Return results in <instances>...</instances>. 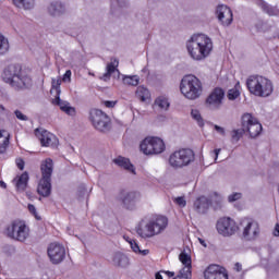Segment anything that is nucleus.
<instances>
[{
  "mask_svg": "<svg viewBox=\"0 0 279 279\" xmlns=\"http://www.w3.org/2000/svg\"><path fill=\"white\" fill-rule=\"evenodd\" d=\"M186 50L192 60H206L213 53V39L206 34H195L186 41Z\"/></svg>",
  "mask_w": 279,
  "mask_h": 279,
  "instance_id": "f257e3e1",
  "label": "nucleus"
},
{
  "mask_svg": "<svg viewBox=\"0 0 279 279\" xmlns=\"http://www.w3.org/2000/svg\"><path fill=\"white\" fill-rule=\"evenodd\" d=\"M2 80L5 84H10L14 90H25L32 86V76L27 75L19 64L7 66L2 73Z\"/></svg>",
  "mask_w": 279,
  "mask_h": 279,
  "instance_id": "f03ea898",
  "label": "nucleus"
},
{
  "mask_svg": "<svg viewBox=\"0 0 279 279\" xmlns=\"http://www.w3.org/2000/svg\"><path fill=\"white\" fill-rule=\"evenodd\" d=\"M169 227V218L166 216H154L147 221L142 220L137 227V234L142 239H151L153 236H158L162 234L165 230Z\"/></svg>",
  "mask_w": 279,
  "mask_h": 279,
  "instance_id": "7ed1b4c3",
  "label": "nucleus"
},
{
  "mask_svg": "<svg viewBox=\"0 0 279 279\" xmlns=\"http://www.w3.org/2000/svg\"><path fill=\"white\" fill-rule=\"evenodd\" d=\"M246 87L255 97H269L274 93V84L269 78L260 75H252L246 80Z\"/></svg>",
  "mask_w": 279,
  "mask_h": 279,
  "instance_id": "20e7f679",
  "label": "nucleus"
},
{
  "mask_svg": "<svg viewBox=\"0 0 279 279\" xmlns=\"http://www.w3.org/2000/svg\"><path fill=\"white\" fill-rule=\"evenodd\" d=\"M41 179L39 180L37 186V193L41 195V197H49L51 195V175L53 173V160L51 158H47L41 161L40 165Z\"/></svg>",
  "mask_w": 279,
  "mask_h": 279,
  "instance_id": "39448f33",
  "label": "nucleus"
},
{
  "mask_svg": "<svg viewBox=\"0 0 279 279\" xmlns=\"http://www.w3.org/2000/svg\"><path fill=\"white\" fill-rule=\"evenodd\" d=\"M181 93L186 99H198L202 95V81L195 75H186L181 81Z\"/></svg>",
  "mask_w": 279,
  "mask_h": 279,
  "instance_id": "423d86ee",
  "label": "nucleus"
},
{
  "mask_svg": "<svg viewBox=\"0 0 279 279\" xmlns=\"http://www.w3.org/2000/svg\"><path fill=\"white\" fill-rule=\"evenodd\" d=\"M195 161V153L191 148H183L174 151L169 157V165L173 169H182L189 167L191 162Z\"/></svg>",
  "mask_w": 279,
  "mask_h": 279,
  "instance_id": "0eeeda50",
  "label": "nucleus"
},
{
  "mask_svg": "<svg viewBox=\"0 0 279 279\" xmlns=\"http://www.w3.org/2000/svg\"><path fill=\"white\" fill-rule=\"evenodd\" d=\"M7 236L13 241L25 243L29 239V227L25 221L14 220L7 227Z\"/></svg>",
  "mask_w": 279,
  "mask_h": 279,
  "instance_id": "6e6552de",
  "label": "nucleus"
},
{
  "mask_svg": "<svg viewBox=\"0 0 279 279\" xmlns=\"http://www.w3.org/2000/svg\"><path fill=\"white\" fill-rule=\"evenodd\" d=\"M89 120L93 123L95 130H97L98 132H110V117H108L106 112L99 109H92L89 111Z\"/></svg>",
  "mask_w": 279,
  "mask_h": 279,
  "instance_id": "1a4fd4ad",
  "label": "nucleus"
},
{
  "mask_svg": "<svg viewBox=\"0 0 279 279\" xmlns=\"http://www.w3.org/2000/svg\"><path fill=\"white\" fill-rule=\"evenodd\" d=\"M240 230L245 241H256L260 234V226L256 220L244 218L240 222Z\"/></svg>",
  "mask_w": 279,
  "mask_h": 279,
  "instance_id": "9d476101",
  "label": "nucleus"
},
{
  "mask_svg": "<svg viewBox=\"0 0 279 279\" xmlns=\"http://www.w3.org/2000/svg\"><path fill=\"white\" fill-rule=\"evenodd\" d=\"M242 128H244L245 134L250 135V138H257V136H260V132H263V124L251 113L242 116Z\"/></svg>",
  "mask_w": 279,
  "mask_h": 279,
  "instance_id": "9b49d317",
  "label": "nucleus"
},
{
  "mask_svg": "<svg viewBox=\"0 0 279 279\" xmlns=\"http://www.w3.org/2000/svg\"><path fill=\"white\" fill-rule=\"evenodd\" d=\"M217 232L221 236H234L235 232H239V226L236 221L230 217L220 218L216 225Z\"/></svg>",
  "mask_w": 279,
  "mask_h": 279,
  "instance_id": "f8f14e48",
  "label": "nucleus"
},
{
  "mask_svg": "<svg viewBox=\"0 0 279 279\" xmlns=\"http://www.w3.org/2000/svg\"><path fill=\"white\" fill-rule=\"evenodd\" d=\"M47 254L52 265H60L66 258V248L61 243L53 242L48 245Z\"/></svg>",
  "mask_w": 279,
  "mask_h": 279,
  "instance_id": "ddd939ff",
  "label": "nucleus"
},
{
  "mask_svg": "<svg viewBox=\"0 0 279 279\" xmlns=\"http://www.w3.org/2000/svg\"><path fill=\"white\" fill-rule=\"evenodd\" d=\"M118 199L126 210H136V204L141 202V192L121 191Z\"/></svg>",
  "mask_w": 279,
  "mask_h": 279,
  "instance_id": "4468645a",
  "label": "nucleus"
},
{
  "mask_svg": "<svg viewBox=\"0 0 279 279\" xmlns=\"http://www.w3.org/2000/svg\"><path fill=\"white\" fill-rule=\"evenodd\" d=\"M226 93L221 88H215L211 94L207 97L206 104L211 110H219L221 104H223V97Z\"/></svg>",
  "mask_w": 279,
  "mask_h": 279,
  "instance_id": "2eb2a0df",
  "label": "nucleus"
},
{
  "mask_svg": "<svg viewBox=\"0 0 279 279\" xmlns=\"http://www.w3.org/2000/svg\"><path fill=\"white\" fill-rule=\"evenodd\" d=\"M216 14L218 17V21L223 25L225 27H228V25H232L233 15L232 10L228 5H218L216 10Z\"/></svg>",
  "mask_w": 279,
  "mask_h": 279,
  "instance_id": "dca6fc26",
  "label": "nucleus"
},
{
  "mask_svg": "<svg viewBox=\"0 0 279 279\" xmlns=\"http://www.w3.org/2000/svg\"><path fill=\"white\" fill-rule=\"evenodd\" d=\"M205 279H228V271L219 265H210L204 271Z\"/></svg>",
  "mask_w": 279,
  "mask_h": 279,
  "instance_id": "f3484780",
  "label": "nucleus"
},
{
  "mask_svg": "<svg viewBox=\"0 0 279 279\" xmlns=\"http://www.w3.org/2000/svg\"><path fill=\"white\" fill-rule=\"evenodd\" d=\"M35 132H41L39 141L43 147H56V145H58V137L47 130L36 129Z\"/></svg>",
  "mask_w": 279,
  "mask_h": 279,
  "instance_id": "a211bd4d",
  "label": "nucleus"
},
{
  "mask_svg": "<svg viewBox=\"0 0 279 279\" xmlns=\"http://www.w3.org/2000/svg\"><path fill=\"white\" fill-rule=\"evenodd\" d=\"M47 10L50 16H62V14L66 13V5L62 1H52Z\"/></svg>",
  "mask_w": 279,
  "mask_h": 279,
  "instance_id": "6ab92c4d",
  "label": "nucleus"
},
{
  "mask_svg": "<svg viewBox=\"0 0 279 279\" xmlns=\"http://www.w3.org/2000/svg\"><path fill=\"white\" fill-rule=\"evenodd\" d=\"M208 208H210V199L206 196H201L194 202V209L199 215H206Z\"/></svg>",
  "mask_w": 279,
  "mask_h": 279,
  "instance_id": "aec40b11",
  "label": "nucleus"
},
{
  "mask_svg": "<svg viewBox=\"0 0 279 279\" xmlns=\"http://www.w3.org/2000/svg\"><path fill=\"white\" fill-rule=\"evenodd\" d=\"M114 165H118V167H122V169H125V171H129V173H133V175H136V169L134 168V165L130 162V159L125 157H118L113 159Z\"/></svg>",
  "mask_w": 279,
  "mask_h": 279,
  "instance_id": "412c9836",
  "label": "nucleus"
},
{
  "mask_svg": "<svg viewBox=\"0 0 279 279\" xmlns=\"http://www.w3.org/2000/svg\"><path fill=\"white\" fill-rule=\"evenodd\" d=\"M54 104L59 106L62 112H65V114H69V117H75V108L72 107L69 101L62 100L60 99V96H57L54 99Z\"/></svg>",
  "mask_w": 279,
  "mask_h": 279,
  "instance_id": "4be33fe9",
  "label": "nucleus"
},
{
  "mask_svg": "<svg viewBox=\"0 0 279 279\" xmlns=\"http://www.w3.org/2000/svg\"><path fill=\"white\" fill-rule=\"evenodd\" d=\"M112 263H113L114 267L125 268V267L130 266V258L128 256H125V254H123L121 252H117L112 256Z\"/></svg>",
  "mask_w": 279,
  "mask_h": 279,
  "instance_id": "5701e85b",
  "label": "nucleus"
},
{
  "mask_svg": "<svg viewBox=\"0 0 279 279\" xmlns=\"http://www.w3.org/2000/svg\"><path fill=\"white\" fill-rule=\"evenodd\" d=\"M141 151L145 154V156L154 155V142L153 137H146L140 145Z\"/></svg>",
  "mask_w": 279,
  "mask_h": 279,
  "instance_id": "b1692460",
  "label": "nucleus"
},
{
  "mask_svg": "<svg viewBox=\"0 0 279 279\" xmlns=\"http://www.w3.org/2000/svg\"><path fill=\"white\" fill-rule=\"evenodd\" d=\"M13 182H15L17 191H25V189H27V182H29V174L23 172L20 177L15 178Z\"/></svg>",
  "mask_w": 279,
  "mask_h": 279,
  "instance_id": "393cba45",
  "label": "nucleus"
},
{
  "mask_svg": "<svg viewBox=\"0 0 279 279\" xmlns=\"http://www.w3.org/2000/svg\"><path fill=\"white\" fill-rule=\"evenodd\" d=\"M8 145H10V133L5 130L0 131V154H5V149H8Z\"/></svg>",
  "mask_w": 279,
  "mask_h": 279,
  "instance_id": "a878e982",
  "label": "nucleus"
},
{
  "mask_svg": "<svg viewBox=\"0 0 279 279\" xmlns=\"http://www.w3.org/2000/svg\"><path fill=\"white\" fill-rule=\"evenodd\" d=\"M117 66H119V60L113 59L110 63L107 64V72L100 77L104 82H108L110 80V75L117 71Z\"/></svg>",
  "mask_w": 279,
  "mask_h": 279,
  "instance_id": "bb28decb",
  "label": "nucleus"
},
{
  "mask_svg": "<svg viewBox=\"0 0 279 279\" xmlns=\"http://www.w3.org/2000/svg\"><path fill=\"white\" fill-rule=\"evenodd\" d=\"M128 0H113L111 3V12L112 14H119L123 12V8H128Z\"/></svg>",
  "mask_w": 279,
  "mask_h": 279,
  "instance_id": "cd10ccee",
  "label": "nucleus"
},
{
  "mask_svg": "<svg viewBox=\"0 0 279 279\" xmlns=\"http://www.w3.org/2000/svg\"><path fill=\"white\" fill-rule=\"evenodd\" d=\"M12 2L20 10H33L35 5L34 0H12Z\"/></svg>",
  "mask_w": 279,
  "mask_h": 279,
  "instance_id": "c85d7f7f",
  "label": "nucleus"
},
{
  "mask_svg": "<svg viewBox=\"0 0 279 279\" xmlns=\"http://www.w3.org/2000/svg\"><path fill=\"white\" fill-rule=\"evenodd\" d=\"M155 106H158L160 110H169V107L171 106V102H169V98L165 96H159L155 100Z\"/></svg>",
  "mask_w": 279,
  "mask_h": 279,
  "instance_id": "c756f323",
  "label": "nucleus"
},
{
  "mask_svg": "<svg viewBox=\"0 0 279 279\" xmlns=\"http://www.w3.org/2000/svg\"><path fill=\"white\" fill-rule=\"evenodd\" d=\"M154 154H162L165 151V142L160 137H153Z\"/></svg>",
  "mask_w": 279,
  "mask_h": 279,
  "instance_id": "7c9ffc66",
  "label": "nucleus"
},
{
  "mask_svg": "<svg viewBox=\"0 0 279 279\" xmlns=\"http://www.w3.org/2000/svg\"><path fill=\"white\" fill-rule=\"evenodd\" d=\"M210 204H214L216 210L221 208V206H223V196H221V194L214 192L210 195Z\"/></svg>",
  "mask_w": 279,
  "mask_h": 279,
  "instance_id": "2f4dec72",
  "label": "nucleus"
},
{
  "mask_svg": "<svg viewBox=\"0 0 279 279\" xmlns=\"http://www.w3.org/2000/svg\"><path fill=\"white\" fill-rule=\"evenodd\" d=\"M10 51V40L0 34V56H5Z\"/></svg>",
  "mask_w": 279,
  "mask_h": 279,
  "instance_id": "473e14b6",
  "label": "nucleus"
},
{
  "mask_svg": "<svg viewBox=\"0 0 279 279\" xmlns=\"http://www.w3.org/2000/svg\"><path fill=\"white\" fill-rule=\"evenodd\" d=\"M135 95L137 99H141V101H147V99H149V89L144 86H140L137 87Z\"/></svg>",
  "mask_w": 279,
  "mask_h": 279,
  "instance_id": "72a5a7b5",
  "label": "nucleus"
},
{
  "mask_svg": "<svg viewBox=\"0 0 279 279\" xmlns=\"http://www.w3.org/2000/svg\"><path fill=\"white\" fill-rule=\"evenodd\" d=\"M191 117L194 119L195 122H197L198 128H204L205 122L204 118L202 117V113L197 109H192L191 111Z\"/></svg>",
  "mask_w": 279,
  "mask_h": 279,
  "instance_id": "f704fd0d",
  "label": "nucleus"
},
{
  "mask_svg": "<svg viewBox=\"0 0 279 279\" xmlns=\"http://www.w3.org/2000/svg\"><path fill=\"white\" fill-rule=\"evenodd\" d=\"M179 259L181 260L182 265H184L183 269H189L191 271V255H189L186 252H182L179 255Z\"/></svg>",
  "mask_w": 279,
  "mask_h": 279,
  "instance_id": "c9c22d12",
  "label": "nucleus"
},
{
  "mask_svg": "<svg viewBox=\"0 0 279 279\" xmlns=\"http://www.w3.org/2000/svg\"><path fill=\"white\" fill-rule=\"evenodd\" d=\"M140 82L141 77H138V75L123 77V84H125L126 86H138Z\"/></svg>",
  "mask_w": 279,
  "mask_h": 279,
  "instance_id": "e433bc0d",
  "label": "nucleus"
},
{
  "mask_svg": "<svg viewBox=\"0 0 279 279\" xmlns=\"http://www.w3.org/2000/svg\"><path fill=\"white\" fill-rule=\"evenodd\" d=\"M243 134H245V128H241V129H234L231 132V138L234 143H239V141H241V138L243 137Z\"/></svg>",
  "mask_w": 279,
  "mask_h": 279,
  "instance_id": "4c0bfd02",
  "label": "nucleus"
},
{
  "mask_svg": "<svg viewBox=\"0 0 279 279\" xmlns=\"http://www.w3.org/2000/svg\"><path fill=\"white\" fill-rule=\"evenodd\" d=\"M241 96V92L236 88L229 89L227 97L230 101H234V99H238Z\"/></svg>",
  "mask_w": 279,
  "mask_h": 279,
  "instance_id": "58836bf2",
  "label": "nucleus"
},
{
  "mask_svg": "<svg viewBox=\"0 0 279 279\" xmlns=\"http://www.w3.org/2000/svg\"><path fill=\"white\" fill-rule=\"evenodd\" d=\"M189 278H191V271L189 270V268H182L179 271V275L173 279H189Z\"/></svg>",
  "mask_w": 279,
  "mask_h": 279,
  "instance_id": "ea45409f",
  "label": "nucleus"
},
{
  "mask_svg": "<svg viewBox=\"0 0 279 279\" xmlns=\"http://www.w3.org/2000/svg\"><path fill=\"white\" fill-rule=\"evenodd\" d=\"M62 84V81L52 78L51 86L52 90H56L57 97H60V86Z\"/></svg>",
  "mask_w": 279,
  "mask_h": 279,
  "instance_id": "a19ab883",
  "label": "nucleus"
},
{
  "mask_svg": "<svg viewBox=\"0 0 279 279\" xmlns=\"http://www.w3.org/2000/svg\"><path fill=\"white\" fill-rule=\"evenodd\" d=\"M131 250L136 254V252H138V250L141 248V246H138V243H136L135 240H132L130 238L126 239Z\"/></svg>",
  "mask_w": 279,
  "mask_h": 279,
  "instance_id": "79ce46f5",
  "label": "nucleus"
},
{
  "mask_svg": "<svg viewBox=\"0 0 279 279\" xmlns=\"http://www.w3.org/2000/svg\"><path fill=\"white\" fill-rule=\"evenodd\" d=\"M243 197V194L235 192L233 194H230L228 196V202L232 203V202H239V199H241Z\"/></svg>",
  "mask_w": 279,
  "mask_h": 279,
  "instance_id": "37998d69",
  "label": "nucleus"
},
{
  "mask_svg": "<svg viewBox=\"0 0 279 279\" xmlns=\"http://www.w3.org/2000/svg\"><path fill=\"white\" fill-rule=\"evenodd\" d=\"M14 114L16 117V119H19L20 121H28L29 118H27V116H25L23 112H21V110H15Z\"/></svg>",
  "mask_w": 279,
  "mask_h": 279,
  "instance_id": "c03bdc74",
  "label": "nucleus"
},
{
  "mask_svg": "<svg viewBox=\"0 0 279 279\" xmlns=\"http://www.w3.org/2000/svg\"><path fill=\"white\" fill-rule=\"evenodd\" d=\"M77 195L80 197V199H84V197H86V195H88V191L86 190V186H81L78 189Z\"/></svg>",
  "mask_w": 279,
  "mask_h": 279,
  "instance_id": "a18cd8bd",
  "label": "nucleus"
},
{
  "mask_svg": "<svg viewBox=\"0 0 279 279\" xmlns=\"http://www.w3.org/2000/svg\"><path fill=\"white\" fill-rule=\"evenodd\" d=\"M28 210L32 215H34L35 219H37V221H40V216H38V213L36 211V206L28 204Z\"/></svg>",
  "mask_w": 279,
  "mask_h": 279,
  "instance_id": "49530a36",
  "label": "nucleus"
},
{
  "mask_svg": "<svg viewBox=\"0 0 279 279\" xmlns=\"http://www.w3.org/2000/svg\"><path fill=\"white\" fill-rule=\"evenodd\" d=\"M174 204H178V206H181V208H184V206H186V199H184V197L182 196H179L174 198Z\"/></svg>",
  "mask_w": 279,
  "mask_h": 279,
  "instance_id": "de8ad7c7",
  "label": "nucleus"
},
{
  "mask_svg": "<svg viewBox=\"0 0 279 279\" xmlns=\"http://www.w3.org/2000/svg\"><path fill=\"white\" fill-rule=\"evenodd\" d=\"M264 12H267V14H269V16H275L276 11L274 10V8L269 7L268 4H264Z\"/></svg>",
  "mask_w": 279,
  "mask_h": 279,
  "instance_id": "09e8293b",
  "label": "nucleus"
},
{
  "mask_svg": "<svg viewBox=\"0 0 279 279\" xmlns=\"http://www.w3.org/2000/svg\"><path fill=\"white\" fill-rule=\"evenodd\" d=\"M71 75H72V72L71 70H66L63 77H62V82H71Z\"/></svg>",
  "mask_w": 279,
  "mask_h": 279,
  "instance_id": "8fccbe9b",
  "label": "nucleus"
},
{
  "mask_svg": "<svg viewBox=\"0 0 279 279\" xmlns=\"http://www.w3.org/2000/svg\"><path fill=\"white\" fill-rule=\"evenodd\" d=\"M214 130H216V132H218V134H221V136H226V129L216 124V125H214Z\"/></svg>",
  "mask_w": 279,
  "mask_h": 279,
  "instance_id": "3c124183",
  "label": "nucleus"
},
{
  "mask_svg": "<svg viewBox=\"0 0 279 279\" xmlns=\"http://www.w3.org/2000/svg\"><path fill=\"white\" fill-rule=\"evenodd\" d=\"M265 25V23H263V21H257L255 23V28H256V32H263V26Z\"/></svg>",
  "mask_w": 279,
  "mask_h": 279,
  "instance_id": "603ef678",
  "label": "nucleus"
},
{
  "mask_svg": "<svg viewBox=\"0 0 279 279\" xmlns=\"http://www.w3.org/2000/svg\"><path fill=\"white\" fill-rule=\"evenodd\" d=\"M16 166L21 171H23V169H25V161H23V159H17Z\"/></svg>",
  "mask_w": 279,
  "mask_h": 279,
  "instance_id": "864d4df0",
  "label": "nucleus"
},
{
  "mask_svg": "<svg viewBox=\"0 0 279 279\" xmlns=\"http://www.w3.org/2000/svg\"><path fill=\"white\" fill-rule=\"evenodd\" d=\"M135 254H138L140 256H148L149 250H147V248L146 250L138 248V251Z\"/></svg>",
  "mask_w": 279,
  "mask_h": 279,
  "instance_id": "5fc2aeb1",
  "label": "nucleus"
},
{
  "mask_svg": "<svg viewBox=\"0 0 279 279\" xmlns=\"http://www.w3.org/2000/svg\"><path fill=\"white\" fill-rule=\"evenodd\" d=\"M104 104L106 108H114V106H117V101L106 100Z\"/></svg>",
  "mask_w": 279,
  "mask_h": 279,
  "instance_id": "6e6d98bb",
  "label": "nucleus"
},
{
  "mask_svg": "<svg viewBox=\"0 0 279 279\" xmlns=\"http://www.w3.org/2000/svg\"><path fill=\"white\" fill-rule=\"evenodd\" d=\"M214 154H215V160H217L219 158V154H221V148L215 149Z\"/></svg>",
  "mask_w": 279,
  "mask_h": 279,
  "instance_id": "4d7b16f0",
  "label": "nucleus"
},
{
  "mask_svg": "<svg viewBox=\"0 0 279 279\" xmlns=\"http://www.w3.org/2000/svg\"><path fill=\"white\" fill-rule=\"evenodd\" d=\"M163 274H166V276H168V278H173V276H175V272L169 271V270L163 271Z\"/></svg>",
  "mask_w": 279,
  "mask_h": 279,
  "instance_id": "13d9d810",
  "label": "nucleus"
},
{
  "mask_svg": "<svg viewBox=\"0 0 279 279\" xmlns=\"http://www.w3.org/2000/svg\"><path fill=\"white\" fill-rule=\"evenodd\" d=\"M274 236H279V225L278 223L275 226Z\"/></svg>",
  "mask_w": 279,
  "mask_h": 279,
  "instance_id": "bf43d9fd",
  "label": "nucleus"
},
{
  "mask_svg": "<svg viewBox=\"0 0 279 279\" xmlns=\"http://www.w3.org/2000/svg\"><path fill=\"white\" fill-rule=\"evenodd\" d=\"M8 185L5 184V182H3V181H0V187L1 189H5Z\"/></svg>",
  "mask_w": 279,
  "mask_h": 279,
  "instance_id": "052dcab7",
  "label": "nucleus"
},
{
  "mask_svg": "<svg viewBox=\"0 0 279 279\" xmlns=\"http://www.w3.org/2000/svg\"><path fill=\"white\" fill-rule=\"evenodd\" d=\"M201 245H203V247H206V241L202 240V239H198Z\"/></svg>",
  "mask_w": 279,
  "mask_h": 279,
  "instance_id": "680f3d73",
  "label": "nucleus"
},
{
  "mask_svg": "<svg viewBox=\"0 0 279 279\" xmlns=\"http://www.w3.org/2000/svg\"><path fill=\"white\" fill-rule=\"evenodd\" d=\"M155 278H156V279H162V275H160V272H157V274L155 275Z\"/></svg>",
  "mask_w": 279,
  "mask_h": 279,
  "instance_id": "e2e57ef3",
  "label": "nucleus"
}]
</instances>
